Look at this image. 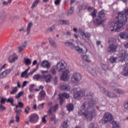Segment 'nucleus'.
Masks as SVG:
<instances>
[{"instance_id":"f257e3e1","label":"nucleus","mask_w":128,"mask_h":128,"mask_svg":"<svg viewBox=\"0 0 128 128\" xmlns=\"http://www.w3.org/2000/svg\"><path fill=\"white\" fill-rule=\"evenodd\" d=\"M94 100H90L88 102H86L84 103L82 106V108L83 110L78 112V114L80 116H85V118L88 122L92 120L94 116H96V110L90 111L92 106H94Z\"/></svg>"},{"instance_id":"f03ea898","label":"nucleus","mask_w":128,"mask_h":128,"mask_svg":"<svg viewBox=\"0 0 128 128\" xmlns=\"http://www.w3.org/2000/svg\"><path fill=\"white\" fill-rule=\"evenodd\" d=\"M116 18L118 20V21L112 24V28L111 29V32H120V30H122L124 28V22L128 20V9L125 12H118Z\"/></svg>"},{"instance_id":"7ed1b4c3","label":"nucleus","mask_w":128,"mask_h":128,"mask_svg":"<svg viewBox=\"0 0 128 128\" xmlns=\"http://www.w3.org/2000/svg\"><path fill=\"white\" fill-rule=\"evenodd\" d=\"M94 22L96 26L102 24L106 22V14L103 11H100L98 14V18L96 20L93 19Z\"/></svg>"},{"instance_id":"20e7f679","label":"nucleus","mask_w":128,"mask_h":128,"mask_svg":"<svg viewBox=\"0 0 128 128\" xmlns=\"http://www.w3.org/2000/svg\"><path fill=\"white\" fill-rule=\"evenodd\" d=\"M58 108V104H56L54 106H51L48 111V114L49 115L50 120L52 122L56 123V112Z\"/></svg>"},{"instance_id":"39448f33","label":"nucleus","mask_w":128,"mask_h":128,"mask_svg":"<svg viewBox=\"0 0 128 128\" xmlns=\"http://www.w3.org/2000/svg\"><path fill=\"white\" fill-rule=\"evenodd\" d=\"M102 124H106V122H114V117L112 114L110 112H106L103 118L101 121Z\"/></svg>"},{"instance_id":"423d86ee","label":"nucleus","mask_w":128,"mask_h":128,"mask_svg":"<svg viewBox=\"0 0 128 128\" xmlns=\"http://www.w3.org/2000/svg\"><path fill=\"white\" fill-rule=\"evenodd\" d=\"M70 78V70H64L61 75L60 79L64 82H68Z\"/></svg>"},{"instance_id":"0eeeda50","label":"nucleus","mask_w":128,"mask_h":128,"mask_svg":"<svg viewBox=\"0 0 128 128\" xmlns=\"http://www.w3.org/2000/svg\"><path fill=\"white\" fill-rule=\"evenodd\" d=\"M40 90H42L39 93L40 98L38 100L40 102L42 100L46 98V92L44 90V86H40L38 88L35 89V92H40Z\"/></svg>"},{"instance_id":"6e6552de","label":"nucleus","mask_w":128,"mask_h":128,"mask_svg":"<svg viewBox=\"0 0 128 128\" xmlns=\"http://www.w3.org/2000/svg\"><path fill=\"white\" fill-rule=\"evenodd\" d=\"M118 56L119 58H120L121 62L123 60H126L128 62V54H126V52L124 50H122L119 52L118 54Z\"/></svg>"},{"instance_id":"1a4fd4ad","label":"nucleus","mask_w":128,"mask_h":128,"mask_svg":"<svg viewBox=\"0 0 128 128\" xmlns=\"http://www.w3.org/2000/svg\"><path fill=\"white\" fill-rule=\"evenodd\" d=\"M82 80V75L79 73H74L71 77V80L73 84H76Z\"/></svg>"},{"instance_id":"9d476101","label":"nucleus","mask_w":128,"mask_h":128,"mask_svg":"<svg viewBox=\"0 0 128 128\" xmlns=\"http://www.w3.org/2000/svg\"><path fill=\"white\" fill-rule=\"evenodd\" d=\"M66 68V63L64 61H61L57 64L56 65V70L59 72H62L64 68Z\"/></svg>"},{"instance_id":"9b49d317","label":"nucleus","mask_w":128,"mask_h":128,"mask_svg":"<svg viewBox=\"0 0 128 128\" xmlns=\"http://www.w3.org/2000/svg\"><path fill=\"white\" fill-rule=\"evenodd\" d=\"M84 94H86V91L84 90H81L74 92V98H76V100H80Z\"/></svg>"},{"instance_id":"f8f14e48","label":"nucleus","mask_w":128,"mask_h":128,"mask_svg":"<svg viewBox=\"0 0 128 128\" xmlns=\"http://www.w3.org/2000/svg\"><path fill=\"white\" fill-rule=\"evenodd\" d=\"M18 60V56L16 53H13L9 57L8 60L10 64H14V62H16V60Z\"/></svg>"},{"instance_id":"ddd939ff","label":"nucleus","mask_w":128,"mask_h":128,"mask_svg":"<svg viewBox=\"0 0 128 128\" xmlns=\"http://www.w3.org/2000/svg\"><path fill=\"white\" fill-rule=\"evenodd\" d=\"M70 98V94L66 93L59 94V98L60 100V104H62V102H64L65 98Z\"/></svg>"},{"instance_id":"4468645a","label":"nucleus","mask_w":128,"mask_h":128,"mask_svg":"<svg viewBox=\"0 0 128 128\" xmlns=\"http://www.w3.org/2000/svg\"><path fill=\"white\" fill-rule=\"evenodd\" d=\"M118 48V45L114 44H111L107 48V52H116Z\"/></svg>"},{"instance_id":"2eb2a0df","label":"nucleus","mask_w":128,"mask_h":128,"mask_svg":"<svg viewBox=\"0 0 128 128\" xmlns=\"http://www.w3.org/2000/svg\"><path fill=\"white\" fill-rule=\"evenodd\" d=\"M12 69H7L4 70L0 74V78H6V76L10 74V72H12Z\"/></svg>"},{"instance_id":"dca6fc26","label":"nucleus","mask_w":128,"mask_h":128,"mask_svg":"<svg viewBox=\"0 0 128 128\" xmlns=\"http://www.w3.org/2000/svg\"><path fill=\"white\" fill-rule=\"evenodd\" d=\"M38 120V116L37 114H33L30 116V122H36Z\"/></svg>"},{"instance_id":"f3484780","label":"nucleus","mask_w":128,"mask_h":128,"mask_svg":"<svg viewBox=\"0 0 128 128\" xmlns=\"http://www.w3.org/2000/svg\"><path fill=\"white\" fill-rule=\"evenodd\" d=\"M42 78L46 80V82L47 83L50 82H52V76L51 74H43L42 75Z\"/></svg>"},{"instance_id":"a211bd4d","label":"nucleus","mask_w":128,"mask_h":128,"mask_svg":"<svg viewBox=\"0 0 128 128\" xmlns=\"http://www.w3.org/2000/svg\"><path fill=\"white\" fill-rule=\"evenodd\" d=\"M42 68H50V63L46 60L43 61L41 64Z\"/></svg>"},{"instance_id":"6ab92c4d","label":"nucleus","mask_w":128,"mask_h":128,"mask_svg":"<svg viewBox=\"0 0 128 128\" xmlns=\"http://www.w3.org/2000/svg\"><path fill=\"white\" fill-rule=\"evenodd\" d=\"M61 90H70V87L68 84L64 83L60 86Z\"/></svg>"},{"instance_id":"aec40b11","label":"nucleus","mask_w":128,"mask_h":128,"mask_svg":"<svg viewBox=\"0 0 128 128\" xmlns=\"http://www.w3.org/2000/svg\"><path fill=\"white\" fill-rule=\"evenodd\" d=\"M119 36L122 40H128V34L126 32H122L120 34Z\"/></svg>"},{"instance_id":"412c9836","label":"nucleus","mask_w":128,"mask_h":128,"mask_svg":"<svg viewBox=\"0 0 128 128\" xmlns=\"http://www.w3.org/2000/svg\"><path fill=\"white\" fill-rule=\"evenodd\" d=\"M124 76H128V64L124 66Z\"/></svg>"},{"instance_id":"4be33fe9","label":"nucleus","mask_w":128,"mask_h":128,"mask_svg":"<svg viewBox=\"0 0 128 128\" xmlns=\"http://www.w3.org/2000/svg\"><path fill=\"white\" fill-rule=\"evenodd\" d=\"M33 24L32 22H30L27 26V34H30V28H32V26Z\"/></svg>"},{"instance_id":"5701e85b","label":"nucleus","mask_w":128,"mask_h":128,"mask_svg":"<svg viewBox=\"0 0 128 128\" xmlns=\"http://www.w3.org/2000/svg\"><path fill=\"white\" fill-rule=\"evenodd\" d=\"M28 70H30V67H28V69H26L22 73V78H24V76H26H26H28Z\"/></svg>"},{"instance_id":"b1692460","label":"nucleus","mask_w":128,"mask_h":128,"mask_svg":"<svg viewBox=\"0 0 128 128\" xmlns=\"http://www.w3.org/2000/svg\"><path fill=\"white\" fill-rule=\"evenodd\" d=\"M24 62L26 64V66H30V64H32V61L30 58H24Z\"/></svg>"},{"instance_id":"393cba45","label":"nucleus","mask_w":128,"mask_h":128,"mask_svg":"<svg viewBox=\"0 0 128 128\" xmlns=\"http://www.w3.org/2000/svg\"><path fill=\"white\" fill-rule=\"evenodd\" d=\"M48 40L50 42V44L52 46H54V48H56V44L54 42V40H52V38H49Z\"/></svg>"},{"instance_id":"a878e982","label":"nucleus","mask_w":128,"mask_h":128,"mask_svg":"<svg viewBox=\"0 0 128 128\" xmlns=\"http://www.w3.org/2000/svg\"><path fill=\"white\" fill-rule=\"evenodd\" d=\"M82 58L84 60H86V62H92V60H90L87 55L82 56Z\"/></svg>"},{"instance_id":"bb28decb","label":"nucleus","mask_w":128,"mask_h":128,"mask_svg":"<svg viewBox=\"0 0 128 128\" xmlns=\"http://www.w3.org/2000/svg\"><path fill=\"white\" fill-rule=\"evenodd\" d=\"M66 108L68 112H72V110H74V104H68L67 105Z\"/></svg>"},{"instance_id":"cd10ccee","label":"nucleus","mask_w":128,"mask_h":128,"mask_svg":"<svg viewBox=\"0 0 128 128\" xmlns=\"http://www.w3.org/2000/svg\"><path fill=\"white\" fill-rule=\"evenodd\" d=\"M24 106V105L22 103V102H18V104L16 106V108H22Z\"/></svg>"},{"instance_id":"c85d7f7f","label":"nucleus","mask_w":128,"mask_h":128,"mask_svg":"<svg viewBox=\"0 0 128 128\" xmlns=\"http://www.w3.org/2000/svg\"><path fill=\"white\" fill-rule=\"evenodd\" d=\"M34 80H40V78H42V75L40 76V74H35L33 76Z\"/></svg>"},{"instance_id":"c756f323","label":"nucleus","mask_w":128,"mask_h":128,"mask_svg":"<svg viewBox=\"0 0 128 128\" xmlns=\"http://www.w3.org/2000/svg\"><path fill=\"white\" fill-rule=\"evenodd\" d=\"M74 7H70V8L68 10V16H70V14H74Z\"/></svg>"},{"instance_id":"7c9ffc66","label":"nucleus","mask_w":128,"mask_h":128,"mask_svg":"<svg viewBox=\"0 0 128 128\" xmlns=\"http://www.w3.org/2000/svg\"><path fill=\"white\" fill-rule=\"evenodd\" d=\"M40 0H35V1L33 2L32 6V8H34L36 6H38V4L40 2Z\"/></svg>"},{"instance_id":"2f4dec72","label":"nucleus","mask_w":128,"mask_h":128,"mask_svg":"<svg viewBox=\"0 0 128 128\" xmlns=\"http://www.w3.org/2000/svg\"><path fill=\"white\" fill-rule=\"evenodd\" d=\"M59 22L60 24H70V21L60 20Z\"/></svg>"},{"instance_id":"473e14b6","label":"nucleus","mask_w":128,"mask_h":128,"mask_svg":"<svg viewBox=\"0 0 128 128\" xmlns=\"http://www.w3.org/2000/svg\"><path fill=\"white\" fill-rule=\"evenodd\" d=\"M80 34L84 40H86V38H87L88 40V35L86 34L84 32H80Z\"/></svg>"},{"instance_id":"72a5a7b5","label":"nucleus","mask_w":128,"mask_h":128,"mask_svg":"<svg viewBox=\"0 0 128 128\" xmlns=\"http://www.w3.org/2000/svg\"><path fill=\"white\" fill-rule=\"evenodd\" d=\"M75 50L78 54H82L83 52L82 48H80V46H76Z\"/></svg>"},{"instance_id":"f704fd0d","label":"nucleus","mask_w":128,"mask_h":128,"mask_svg":"<svg viewBox=\"0 0 128 128\" xmlns=\"http://www.w3.org/2000/svg\"><path fill=\"white\" fill-rule=\"evenodd\" d=\"M22 94H24V92H20L15 96V98H16L18 99Z\"/></svg>"},{"instance_id":"c9c22d12","label":"nucleus","mask_w":128,"mask_h":128,"mask_svg":"<svg viewBox=\"0 0 128 128\" xmlns=\"http://www.w3.org/2000/svg\"><path fill=\"white\" fill-rule=\"evenodd\" d=\"M18 90V87L16 86L13 88L12 90L10 92V94H14Z\"/></svg>"},{"instance_id":"e433bc0d","label":"nucleus","mask_w":128,"mask_h":128,"mask_svg":"<svg viewBox=\"0 0 128 128\" xmlns=\"http://www.w3.org/2000/svg\"><path fill=\"white\" fill-rule=\"evenodd\" d=\"M117 60H118V58H116L112 56L110 58V62L111 64H114V62H116Z\"/></svg>"},{"instance_id":"4c0bfd02","label":"nucleus","mask_w":128,"mask_h":128,"mask_svg":"<svg viewBox=\"0 0 128 128\" xmlns=\"http://www.w3.org/2000/svg\"><path fill=\"white\" fill-rule=\"evenodd\" d=\"M108 96L109 98H116V95L111 92H108Z\"/></svg>"},{"instance_id":"58836bf2","label":"nucleus","mask_w":128,"mask_h":128,"mask_svg":"<svg viewBox=\"0 0 128 128\" xmlns=\"http://www.w3.org/2000/svg\"><path fill=\"white\" fill-rule=\"evenodd\" d=\"M6 102H10V104H14V98H12V97H10L7 100Z\"/></svg>"},{"instance_id":"ea45409f","label":"nucleus","mask_w":128,"mask_h":128,"mask_svg":"<svg viewBox=\"0 0 128 128\" xmlns=\"http://www.w3.org/2000/svg\"><path fill=\"white\" fill-rule=\"evenodd\" d=\"M30 110V108L28 106H26V107L24 109V112H26V114H28Z\"/></svg>"},{"instance_id":"a19ab883","label":"nucleus","mask_w":128,"mask_h":128,"mask_svg":"<svg viewBox=\"0 0 128 128\" xmlns=\"http://www.w3.org/2000/svg\"><path fill=\"white\" fill-rule=\"evenodd\" d=\"M114 91L116 92V94H124V92L122 91V90L116 88L114 90Z\"/></svg>"},{"instance_id":"79ce46f5","label":"nucleus","mask_w":128,"mask_h":128,"mask_svg":"<svg viewBox=\"0 0 128 128\" xmlns=\"http://www.w3.org/2000/svg\"><path fill=\"white\" fill-rule=\"evenodd\" d=\"M34 84H31L29 88V90L30 92H34V90H36V89H34Z\"/></svg>"},{"instance_id":"37998d69","label":"nucleus","mask_w":128,"mask_h":128,"mask_svg":"<svg viewBox=\"0 0 128 128\" xmlns=\"http://www.w3.org/2000/svg\"><path fill=\"white\" fill-rule=\"evenodd\" d=\"M97 12H98V11H96V10H94L92 12L91 14L93 18H96V16Z\"/></svg>"},{"instance_id":"c03bdc74","label":"nucleus","mask_w":128,"mask_h":128,"mask_svg":"<svg viewBox=\"0 0 128 128\" xmlns=\"http://www.w3.org/2000/svg\"><path fill=\"white\" fill-rule=\"evenodd\" d=\"M62 128H68V121H64L62 124Z\"/></svg>"},{"instance_id":"a18cd8bd","label":"nucleus","mask_w":128,"mask_h":128,"mask_svg":"<svg viewBox=\"0 0 128 128\" xmlns=\"http://www.w3.org/2000/svg\"><path fill=\"white\" fill-rule=\"evenodd\" d=\"M50 72L52 74H56V69L54 68H51L50 70Z\"/></svg>"},{"instance_id":"49530a36","label":"nucleus","mask_w":128,"mask_h":128,"mask_svg":"<svg viewBox=\"0 0 128 128\" xmlns=\"http://www.w3.org/2000/svg\"><path fill=\"white\" fill-rule=\"evenodd\" d=\"M6 64H4L2 66L0 64V72L2 70H4L6 68Z\"/></svg>"},{"instance_id":"de8ad7c7","label":"nucleus","mask_w":128,"mask_h":128,"mask_svg":"<svg viewBox=\"0 0 128 128\" xmlns=\"http://www.w3.org/2000/svg\"><path fill=\"white\" fill-rule=\"evenodd\" d=\"M6 98H1V100L0 101V104H6Z\"/></svg>"},{"instance_id":"09e8293b","label":"nucleus","mask_w":128,"mask_h":128,"mask_svg":"<svg viewBox=\"0 0 128 128\" xmlns=\"http://www.w3.org/2000/svg\"><path fill=\"white\" fill-rule=\"evenodd\" d=\"M24 47H23L22 46H20L18 48V52H22V50H24Z\"/></svg>"},{"instance_id":"8fccbe9b","label":"nucleus","mask_w":128,"mask_h":128,"mask_svg":"<svg viewBox=\"0 0 128 128\" xmlns=\"http://www.w3.org/2000/svg\"><path fill=\"white\" fill-rule=\"evenodd\" d=\"M36 70H33L32 72H30L26 76V78H28V76H32L34 74V73L36 72Z\"/></svg>"},{"instance_id":"3c124183","label":"nucleus","mask_w":128,"mask_h":128,"mask_svg":"<svg viewBox=\"0 0 128 128\" xmlns=\"http://www.w3.org/2000/svg\"><path fill=\"white\" fill-rule=\"evenodd\" d=\"M101 67L102 68V70H108V66L104 64H102Z\"/></svg>"},{"instance_id":"603ef678","label":"nucleus","mask_w":128,"mask_h":128,"mask_svg":"<svg viewBox=\"0 0 128 128\" xmlns=\"http://www.w3.org/2000/svg\"><path fill=\"white\" fill-rule=\"evenodd\" d=\"M46 118H48V116L46 115L42 118V122H43L44 124H46Z\"/></svg>"},{"instance_id":"864d4df0","label":"nucleus","mask_w":128,"mask_h":128,"mask_svg":"<svg viewBox=\"0 0 128 128\" xmlns=\"http://www.w3.org/2000/svg\"><path fill=\"white\" fill-rule=\"evenodd\" d=\"M44 103H42L38 105V110H42V108H44Z\"/></svg>"},{"instance_id":"5fc2aeb1","label":"nucleus","mask_w":128,"mask_h":128,"mask_svg":"<svg viewBox=\"0 0 128 128\" xmlns=\"http://www.w3.org/2000/svg\"><path fill=\"white\" fill-rule=\"evenodd\" d=\"M60 2H62V0H56L54 1V4L56 6H58V5L60 4Z\"/></svg>"},{"instance_id":"6e6d98bb","label":"nucleus","mask_w":128,"mask_h":128,"mask_svg":"<svg viewBox=\"0 0 128 128\" xmlns=\"http://www.w3.org/2000/svg\"><path fill=\"white\" fill-rule=\"evenodd\" d=\"M0 110H6V107L2 104H0Z\"/></svg>"},{"instance_id":"4d7b16f0","label":"nucleus","mask_w":128,"mask_h":128,"mask_svg":"<svg viewBox=\"0 0 128 128\" xmlns=\"http://www.w3.org/2000/svg\"><path fill=\"white\" fill-rule=\"evenodd\" d=\"M65 44L66 46H72V43L70 42H65Z\"/></svg>"},{"instance_id":"13d9d810","label":"nucleus","mask_w":128,"mask_h":128,"mask_svg":"<svg viewBox=\"0 0 128 128\" xmlns=\"http://www.w3.org/2000/svg\"><path fill=\"white\" fill-rule=\"evenodd\" d=\"M28 84V81H24L22 86V88H24V86H26Z\"/></svg>"},{"instance_id":"bf43d9fd","label":"nucleus","mask_w":128,"mask_h":128,"mask_svg":"<svg viewBox=\"0 0 128 128\" xmlns=\"http://www.w3.org/2000/svg\"><path fill=\"white\" fill-rule=\"evenodd\" d=\"M28 44V42H24L22 45V46H23L24 48H26V46Z\"/></svg>"},{"instance_id":"052dcab7","label":"nucleus","mask_w":128,"mask_h":128,"mask_svg":"<svg viewBox=\"0 0 128 128\" xmlns=\"http://www.w3.org/2000/svg\"><path fill=\"white\" fill-rule=\"evenodd\" d=\"M16 122H20V116H18V115H16Z\"/></svg>"},{"instance_id":"680f3d73","label":"nucleus","mask_w":128,"mask_h":128,"mask_svg":"<svg viewBox=\"0 0 128 128\" xmlns=\"http://www.w3.org/2000/svg\"><path fill=\"white\" fill-rule=\"evenodd\" d=\"M56 28V27H54V26H52V27H50V28H49V30H50V32H52Z\"/></svg>"},{"instance_id":"e2e57ef3","label":"nucleus","mask_w":128,"mask_h":128,"mask_svg":"<svg viewBox=\"0 0 128 128\" xmlns=\"http://www.w3.org/2000/svg\"><path fill=\"white\" fill-rule=\"evenodd\" d=\"M34 94H30L28 96V99L30 100V98H34Z\"/></svg>"},{"instance_id":"0e129e2a","label":"nucleus","mask_w":128,"mask_h":128,"mask_svg":"<svg viewBox=\"0 0 128 128\" xmlns=\"http://www.w3.org/2000/svg\"><path fill=\"white\" fill-rule=\"evenodd\" d=\"M124 108H126V110H128V102L124 104Z\"/></svg>"},{"instance_id":"69168bd1","label":"nucleus","mask_w":128,"mask_h":128,"mask_svg":"<svg viewBox=\"0 0 128 128\" xmlns=\"http://www.w3.org/2000/svg\"><path fill=\"white\" fill-rule=\"evenodd\" d=\"M94 128V125L93 124H91L89 126V128Z\"/></svg>"},{"instance_id":"338daca9","label":"nucleus","mask_w":128,"mask_h":128,"mask_svg":"<svg viewBox=\"0 0 128 128\" xmlns=\"http://www.w3.org/2000/svg\"><path fill=\"white\" fill-rule=\"evenodd\" d=\"M66 36H70L72 34L70 33V32L68 31L66 33Z\"/></svg>"},{"instance_id":"774afa93","label":"nucleus","mask_w":128,"mask_h":128,"mask_svg":"<svg viewBox=\"0 0 128 128\" xmlns=\"http://www.w3.org/2000/svg\"><path fill=\"white\" fill-rule=\"evenodd\" d=\"M48 72V70H41L42 74H47Z\"/></svg>"}]
</instances>
